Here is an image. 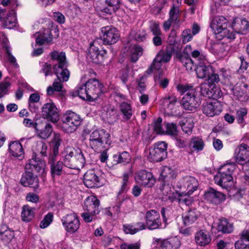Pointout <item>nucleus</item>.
Masks as SVG:
<instances>
[{
    "label": "nucleus",
    "mask_w": 249,
    "mask_h": 249,
    "mask_svg": "<svg viewBox=\"0 0 249 249\" xmlns=\"http://www.w3.org/2000/svg\"><path fill=\"white\" fill-rule=\"evenodd\" d=\"M53 40V35L51 34V30L49 29L44 30L43 32H39L36 38V42L37 44L41 45L45 42L49 43L51 42Z\"/></svg>",
    "instance_id": "nucleus-37"
},
{
    "label": "nucleus",
    "mask_w": 249,
    "mask_h": 249,
    "mask_svg": "<svg viewBox=\"0 0 249 249\" xmlns=\"http://www.w3.org/2000/svg\"><path fill=\"white\" fill-rule=\"evenodd\" d=\"M178 14L179 10L178 8L173 6L170 11L169 19L163 23V28L164 31H169L173 24L177 23Z\"/></svg>",
    "instance_id": "nucleus-33"
},
{
    "label": "nucleus",
    "mask_w": 249,
    "mask_h": 249,
    "mask_svg": "<svg viewBox=\"0 0 249 249\" xmlns=\"http://www.w3.org/2000/svg\"><path fill=\"white\" fill-rule=\"evenodd\" d=\"M195 239L196 244L200 246H205L211 241L209 232L205 230L197 231L195 234Z\"/></svg>",
    "instance_id": "nucleus-30"
},
{
    "label": "nucleus",
    "mask_w": 249,
    "mask_h": 249,
    "mask_svg": "<svg viewBox=\"0 0 249 249\" xmlns=\"http://www.w3.org/2000/svg\"><path fill=\"white\" fill-rule=\"evenodd\" d=\"M208 86H213L216 83H218L220 81L219 75L214 73L212 70V72L208 76Z\"/></svg>",
    "instance_id": "nucleus-62"
},
{
    "label": "nucleus",
    "mask_w": 249,
    "mask_h": 249,
    "mask_svg": "<svg viewBox=\"0 0 249 249\" xmlns=\"http://www.w3.org/2000/svg\"><path fill=\"white\" fill-rule=\"evenodd\" d=\"M155 82L159 84L162 88H165L169 84V80L167 78L162 76V73H159L155 77Z\"/></svg>",
    "instance_id": "nucleus-57"
},
{
    "label": "nucleus",
    "mask_w": 249,
    "mask_h": 249,
    "mask_svg": "<svg viewBox=\"0 0 249 249\" xmlns=\"http://www.w3.org/2000/svg\"><path fill=\"white\" fill-rule=\"evenodd\" d=\"M10 83L6 80L0 83V98L8 93V88L10 87Z\"/></svg>",
    "instance_id": "nucleus-63"
},
{
    "label": "nucleus",
    "mask_w": 249,
    "mask_h": 249,
    "mask_svg": "<svg viewBox=\"0 0 249 249\" xmlns=\"http://www.w3.org/2000/svg\"><path fill=\"white\" fill-rule=\"evenodd\" d=\"M61 221L65 230L70 233L76 232L80 225L79 218L75 213L66 214L62 217Z\"/></svg>",
    "instance_id": "nucleus-7"
},
{
    "label": "nucleus",
    "mask_w": 249,
    "mask_h": 249,
    "mask_svg": "<svg viewBox=\"0 0 249 249\" xmlns=\"http://www.w3.org/2000/svg\"><path fill=\"white\" fill-rule=\"evenodd\" d=\"M103 41L105 44L111 45L119 40L120 35L118 30L112 26H105L101 28Z\"/></svg>",
    "instance_id": "nucleus-11"
},
{
    "label": "nucleus",
    "mask_w": 249,
    "mask_h": 249,
    "mask_svg": "<svg viewBox=\"0 0 249 249\" xmlns=\"http://www.w3.org/2000/svg\"><path fill=\"white\" fill-rule=\"evenodd\" d=\"M207 45L209 50L219 57H224L228 53V46L222 42L210 40Z\"/></svg>",
    "instance_id": "nucleus-19"
},
{
    "label": "nucleus",
    "mask_w": 249,
    "mask_h": 249,
    "mask_svg": "<svg viewBox=\"0 0 249 249\" xmlns=\"http://www.w3.org/2000/svg\"><path fill=\"white\" fill-rule=\"evenodd\" d=\"M232 28L235 32L246 34L249 27V23L246 19L236 18L232 23Z\"/></svg>",
    "instance_id": "nucleus-29"
},
{
    "label": "nucleus",
    "mask_w": 249,
    "mask_h": 249,
    "mask_svg": "<svg viewBox=\"0 0 249 249\" xmlns=\"http://www.w3.org/2000/svg\"><path fill=\"white\" fill-rule=\"evenodd\" d=\"M100 175V172L98 169L94 168L88 170L84 176V184L88 188L99 187L102 185Z\"/></svg>",
    "instance_id": "nucleus-8"
},
{
    "label": "nucleus",
    "mask_w": 249,
    "mask_h": 249,
    "mask_svg": "<svg viewBox=\"0 0 249 249\" xmlns=\"http://www.w3.org/2000/svg\"><path fill=\"white\" fill-rule=\"evenodd\" d=\"M20 182L25 187H30L34 189L38 188L39 186V180L36 175L30 171H27L23 175Z\"/></svg>",
    "instance_id": "nucleus-21"
},
{
    "label": "nucleus",
    "mask_w": 249,
    "mask_h": 249,
    "mask_svg": "<svg viewBox=\"0 0 249 249\" xmlns=\"http://www.w3.org/2000/svg\"><path fill=\"white\" fill-rule=\"evenodd\" d=\"M42 112L45 118L53 123L56 122L59 119L58 109L52 101L44 105Z\"/></svg>",
    "instance_id": "nucleus-16"
},
{
    "label": "nucleus",
    "mask_w": 249,
    "mask_h": 249,
    "mask_svg": "<svg viewBox=\"0 0 249 249\" xmlns=\"http://www.w3.org/2000/svg\"><path fill=\"white\" fill-rule=\"evenodd\" d=\"M146 226L149 230H153L162 228L160 215L158 211L151 210L146 212L145 215Z\"/></svg>",
    "instance_id": "nucleus-13"
},
{
    "label": "nucleus",
    "mask_w": 249,
    "mask_h": 249,
    "mask_svg": "<svg viewBox=\"0 0 249 249\" xmlns=\"http://www.w3.org/2000/svg\"><path fill=\"white\" fill-rule=\"evenodd\" d=\"M62 158L65 166L77 171L83 168L86 162L82 150L73 147H66L62 153Z\"/></svg>",
    "instance_id": "nucleus-1"
},
{
    "label": "nucleus",
    "mask_w": 249,
    "mask_h": 249,
    "mask_svg": "<svg viewBox=\"0 0 249 249\" xmlns=\"http://www.w3.org/2000/svg\"><path fill=\"white\" fill-rule=\"evenodd\" d=\"M53 214L51 213H48L40 222V227L42 229L47 227L53 221Z\"/></svg>",
    "instance_id": "nucleus-64"
},
{
    "label": "nucleus",
    "mask_w": 249,
    "mask_h": 249,
    "mask_svg": "<svg viewBox=\"0 0 249 249\" xmlns=\"http://www.w3.org/2000/svg\"><path fill=\"white\" fill-rule=\"evenodd\" d=\"M199 216V212L195 209L188 211L182 215L184 225L189 226L193 224L197 220Z\"/></svg>",
    "instance_id": "nucleus-31"
},
{
    "label": "nucleus",
    "mask_w": 249,
    "mask_h": 249,
    "mask_svg": "<svg viewBox=\"0 0 249 249\" xmlns=\"http://www.w3.org/2000/svg\"><path fill=\"white\" fill-rule=\"evenodd\" d=\"M160 175L164 179L172 178L175 177L174 171L170 167L167 166L163 167Z\"/></svg>",
    "instance_id": "nucleus-60"
},
{
    "label": "nucleus",
    "mask_w": 249,
    "mask_h": 249,
    "mask_svg": "<svg viewBox=\"0 0 249 249\" xmlns=\"http://www.w3.org/2000/svg\"><path fill=\"white\" fill-rule=\"evenodd\" d=\"M142 48L138 45H133L130 49V57L131 61L136 62L142 54Z\"/></svg>",
    "instance_id": "nucleus-47"
},
{
    "label": "nucleus",
    "mask_w": 249,
    "mask_h": 249,
    "mask_svg": "<svg viewBox=\"0 0 249 249\" xmlns=\"http://www.w3.org/2000/svg\"><path fill=\"white\" fill-rule=\"evenodd\" d=\"M9 150L13 156L19 160H22L24 158L23 149L18 142H11L9 146Z\"/></svg>",
    "instance_id": "nucleus-34"
},
{
    "label": "nucleus",
    "mask_w": 249,
    "mask_h": 249,
    "mask_svg": "<svg viewBox=\"0 0 249 249\" xmlns=\"http://www.w3.org/2000/svg\"><path fill=\"white\" fill-rule=\"evenodd\" d=\"M109 134L104 129L92 131L89 135V144L94 151H99L105 147V144H109Z\"/></svg>",
    "instance_id": "nucleus-3"
},
{
    "label": "nucleus",
    "mask_w": 249,
    "mask_h": 249,
    "mask_svg": "<svg viewBox=\"0 0 249 249\" xmlns=\"http://www.w3.org/2000/svg\"><path fill=\"white\" fill-rule=\"evenodd\" d=\"M119 110L123 115V119L125 120H129L134 112L130 104L124 101L120 103Z\"/></svg>",
    "instance_id": "nucleus-39"
},
{
    "label": "nucleus",
    "mask_w": 249,
    "mask_h": 249,
    "mask_svg": "<svg viewBox=\"0 0 249 249\" xmlns=\"http://www.w3.org/2000/svg\"><path fill=\"white\" fill-rule=\"evenodd\" d=\"M35 210V208L28 205H24L22 208L21 213L22 220L25 222L31 221L34 217Z\"/></svg>",
    "instance_id": "nucleus-40"
},
{
    "label": "nucleus",
    "mask_w": 249,
    "mask_h": 249,
    "mask_svg": "<svg viewBox=\"0 0 249 249\" xmlns=\"http://www.w3.org/2000/svg\"><path fill=\"white\" fill-rule=\"evenodd\" d=\"M227 20L223 16L215 17L212 20L211 27L215 34L227 32Z\"/></svg>",
    "instance_id": "nucleus-22"
},
{
    "label": "nucleus",
    "mask_w": 249,
    "mask_h": 249,
    "mask_svg": "<svg viewBox=\"0 0 249 249\" xmlns=\"http://www.w3.org/2000/svg\"><path fill=\"white\" fill-rule=\"evenodd\" d=\"M172 55V53L168 51L160 50L159 51L154 59L150 68L146 71V73L150 74L154 69L160 70L163 63H167L170 60Z\"/></svg>",
    "instance_id": "nucleus-9"
},
{
    "label": "nucleus",
    "mask_w": 249,
    "mask_h": 249,
    "mask_svg": "<svg viewBox=\"0 0 249 249\" xmlns=\"http://www.w3.org/2000/svg\"><path fill=\"white\" fill-rule=\"evenodd\" d=\"M167 144L164 142H159L149 150L147 158L150 161L158 162L166 158Z\"/></svg>",
    "instance_id": "nucleus-5"
},
{
    "label": "nucleus",
    "mask_w": 249,
    "mask_h": 249,
    "mask_svg": "<svg viewBox=\"0 0 249 249\" xmlns=\"http://www.w3.org/2000/svg\"><path fill=\"white\" fill-rule=\"evenodd\" d=\"M105 3L101 11L107 14L112 15L120 8L121 0H105Z\"/></svg>",
    "instance_id": "nucleus-28"
},
{
    "label": "nucleus",
    "mask_w": 249,
    "mask_h": 249,
    "mask_svg": "<svg viewBox=\"0 0 249 249\" xmlns=\"http://www.w3.org/2000/svg\"><path fill=\"white\" fill-rule=\"evenodd\" d=\"M235 163H227L222 165L214 177L215 183L223 188L228 189L233 183L232 173L236 169Z\"/></svg>",
    "instance_id": "nucleus-2"
},
{
    "label": "nucleus",
    "mask_w": 249,
    "mask_h": 249,
    "mask_svg": "<svg viewBox=\"0 0 249 249\" xmlns=\"http://www.w3.org/2000/svg\"><path fill=\"white\" fill-rule=\"evenodd\" d=\"M181 122V126L182 130L185 133L190 134L194 127L193 119L191 117H187L184 118Z\"/></svg>",
    "instance_id": "nucleus-46"
},
{
    "label": "nucleus",
    "mask_w": 249,
    "mask_h": 249,
    "mask_svg": "<svg viewBox=\"0 0 249 249\" xmlns=\"http://www.w3.org/2000/svg\"><path fill=\"white\" fill-rule=\"evenodd\" d=\"M119 114L117 110L114 107H108L104 116L109 123L113 124L119 119Z\"/></svg>",
    "instance_id": "nucleus-44"
},
{
    "label": "nucleus",
    "mask_w": 249,
    "mask_h": 249,
    "mask_svg": "<svg viewBox=\"0 0 249 249\" xmlns=\"http://www.w3.org/2000/svg\"><path fill=\"white\" fill-rule=\"evenodd\" d=\"M63 164H64L63 162L58 161L56 163L50 165L52 177L54 178L61 175Z\"/></svg>",
    "instance_id": "nucleus-49"
},
{
    "label": "nucleus",
    "mask_w": 249,
    "mask_h": 249,
    "mask_svg": "<svg viewBox=\"0 0 249 249\" xmlns=\"http://www.w3.org/2000/svg\"><path fill=\"white\" fill-rule=\"evenodd\" d=\"M192 47L190 45H187L182 52L176 51V56L188 71H192L194 67V62L190 57L192 53Z\"/></svg>",
    "instance_id": "nucleus-12"
},
{
    "label": "nucleus",
    "mask_w": 249,
    "mask_h": 249,
    "mask_svg": "<svg viewBox=\"0 0 249 249\" xmlns=\"http://www.w3.org/2000/svg\"><path fill=\"white\" fill-rule=\"evenodd\" d=\"M236 161L240 164H244L249 161V147L248 145L242 143L235 151Z\"/></svg>",
    "instance_id": "nucleus-20"
},
{
    "label": "nucleus",
    "mask_w": 249,
    "mask_h": 249,
    "mask_svg": "<svg viewBox=\"0 0 249 249\" xmlns=\"http://www.w3.org/2000/svg\"><path fill=\"white\" fill-rule=\"evenodd\" d=\"M165 127L166 130L164 131V134L176 136L178 135V129L176 124L173 123H165Z\"/></svg>",
    "instance_id": "nucleus-56"
},
{
    "label": "nucleus",
    "mask_w": 249,
    "mask_h": 249,
    "mask_svg": "<svg viewBox=\"0 0 249 249\" xmlns=\"http://www.w3.org/2000/svg\"><path fill=\"white\" fill-rule=\"evenodd\" d=\"M3 26L7 28L11 29L13 28L16 23L17 18L15 13L13 12L10 13L7 15L5 18V16L2 20Z\"/></svg>",
    "instance_id": "nucleus-43"
},
{
    "label": "nucleus",
    "mask_w": 249,
    "mask_h": 249,
    "mask_svg": "<svg viewBox=\"0 0 249 249\" xmlns=\"http://www.w3.org/2000/svg\"><path fill=\"white\" fill-rule=\"evenodd\" d=\"M25 168L26 170H31L32 172H36L39 175H41L45 173V162L36 156H33L32 158L29 160Z\"/></svg>",
    "instance_id": "nucleus-18"
},
{
    "label": "nucleus",
    "mask_w": 249,
    "mask_h": 249,
    "mask_svg": "<svg viewBox=\"0 0 249 249\" xmlns=\"http://www.w3.org/2000/svg\"><path fill=\"white\" fill-rule=\"evenodd\" d=\"M177 101V98L175 96H166L161 100L162 108L165 112L168 113H172V110L174 108Z\"/></svg>",
    "instance_id": "nucleus-32"
},
{
    "label": "nucleus",
    "mask_w": 249,
    "mask_h": 249,
    "mask_svg": "<svg viewBox=\"0 0 249 249\" xmlns=\"http://www.w3.org/2000/svg\"><path fill=\"white\" fill-rule=\"evenodd\" d=\"M14 236L13 231L8 229L6 226L0 230V237L5 241L11 240Z\"/></svg>",
    "instance_id": "nucleus-52"
},
{
    "label": "nucleus",
    "mask_w": 249,
    "mask_h": 249,
    "mask_svg": "<svg viewBox=\"0 0 249 249\" xmlns=\"http://www.w3.org/2000/svg\"><path fill=\"white\" fill-rule=\"evenodd\" d=\"M231 91L232 92L233 95L237 99L243 101L244 93L243 89H242L241 88L236 85L231 89Z\"/></svg>",
    "instance_id": "nucleus-61"
},
{
    "label": "nucleus",
    "mask_w": 249,
    "mask_h": 249,
    "mask_svg": "<svg viewBox=\"0 0 249 249\" xmlns=\"http://www.w3.org/2000/svg\"><path fill=\"white\" fill-rule=\"evenodd\" d=\"M205 146V143L202 138L198 137H194L191 139L190 146L192 147L194 151H202Z\"/></svg>",
    "instance_id": "nucleus-45"
},
{
    "label": "nucleus",
    "mask_w": 249,
    "mask_h": 249,
    "mask_svg": "<svg viewBox=\"0 0 249 249\" xmlns=\"http://www.w3.org/2000/svg\"><path fill=\"white\" fill-rule=\"evenodd\" d=\"M198 186L197 179L194 177L187 176L181 179L178 184V187L181 190V193L190 195L196 190Z\"/></svg>",
    "instance_id": "nucleus-6"
},
{
    "label": "nucleus",
    "mask_w": 249,
    "mask_h": 249,
    "mask_svg": "<svg viewBox=\"0 0 249 249\" xmlns=\"http://www.w3.org/2000/svg\"><path fill=\"white\" fill-rule=\"evenodd\" d=\"M61 120L62 122L61 128L67 133H72L75 131L82 122L80 115L71 110H68L64 113Z\"/></svg>",
    "instance_id": "nucleus-4"
},
{
    "label": "nucleus",
    "mask_w": 249,
    "mask_h": 249,
    "mask_svg": "<svg viewBox=\"0 0 249 249\" xmlns=\"http://www.w3.org/2000/svg\"><path fill=\"white\" fill-rule=\"evenodd\" d=\"M131 174V173L130 172H125L123 174L120 192H124L128 189V180Z\"/></svg>",
    "instance_id": "nucleus-59"
},
{
    "label": "nucleus",
    "mask_w": 249,
    "mask_h": 249,
    "mask_svg": "<svg viewBox=\"0 0 249 249\" xmlns=\"http://www.w3.org/2000/svg\"><path fill=\"white\" fill-rule=\"evenodd\" d=\"M161 214L162 217L163 222L164 223L163 228L166 227V225L170 221L173 217V213L172 210L169 208H162L161 210Z\"/></svg>",
    "instance_id": "nucleus-53"
},
{
    "label": "nucleus",
    "mask_w": 249,
    "mask_h": 249,
    "mask_svg": "<svg viewBox=\"0 0 249 249\" xmlns=\"http://www.w3.org/2000/svg\"><path fill=\"white\" fill-rule=\"evenodd\" d=\"M135 180L140 185L148 187H152L156 182L152 174L145 170L139 172L135 178Z\"/></svg>",
    "instance_id": "nucleus-17"
},
{
    "label": "nucleus",
    "mask_w": 249,
    "mask_h": 249,
    "mask_svg": "<svg viewBox=\"0 0 249 249\" xmlns=\"http://www.w3.org/2000/svg\"><path fill=\"white\" fill-rule=\"evenodd\" d=\"M181 242L177 237H173L163 240L161 243L162 249H179Z\"/></svg>",
    "instance_id": "nucleus-35"
},
{
    "label": "nucleus",
    "mask_w": 249,
    "mask_h": 249,
    "mask_svg": "<svg viewBox=\"0 0 249 249\" xmlns=\"http://www.w3.org/2000/svg\"><path fill=\"white\" fill-rule=\"evenodd\" d=\"M197 77L200 79L208 77L209 74L212 72V68L209 65L200 63L195 69Z\"/></svg>",
    "instance_id": "nucleus-38"
},
{
    "label": "nucleus",
    "mask_w": 249,
    "mask_h": 249,
    "mask_svg": "<svg viewBox=\"0 0 249 249\" xmlns=\"http://www.w3.org/2000/svg\"><path fill=\"white\" fill-rule=\"evenodd\" d=\"M51 58L53 60H56L57 63L54 65H61L63 63H67L65 53L64 52H58L57 51H53L51 53Z\"/></svg>",
    "instance_id": "nucleus-48"
},
{
    "label": "nucleus",
    "mask_w": 249,
    "mask_h": 249,
    "mask_svg": "<svg viewBox=\"0 0 249 249\" xmlns=\"http://www.w3.org/2000/svg\"><path fill=\"white\" fill-rule=\"evenodd\" d=\"M222 110L220 103L217 101L208 103L204 105L203 107V113L210 117H213L219 114Z\"/></svg>",
    "instance_id": "nucleus-25"
},
{
    "label": "nucleus",
    "mask_w": 249,
    "mask_h": 249,
    "mask_svg": "<svg viewBox=\"0 0 249 249\" xmlns=\"http://www.w3.org/2000/svg\"><path fill=\"white\" fill-rule=\"evenodd\" d=\"M204 197L207 201L215 204H219L226 199L224 194L211 188L205 192Z\"/></svg>",
    "instance_id": "nucleus-23"
},
{
    "label": "nucleus",
    "mask_w": 249,
    "mask_h": 249,
    "mask_svg": "<svg viewBox=\"0 0 249 249\" xmlns=\"http://www.w3.org/2000/svg\"><path fill=\"white\" fill-rule=\"evenodd\" d=\"M62 82H63L59 81L58 79L55 80L53 83L52 86H49L47 88V94L52 95L53 94L54 91H61L63 88Z\"/></svg>",
    "instance_id": "nucleus-50"
},
{
    "label": "nucleus",
    "mask_w": 249,
    "mask_h": 249,
    "mask_svg": "<svg viewBox=\"0 0 249 249\" xmlns=\"http://www.w3.org/2000/svg\"><path fill=\"white\" fill-rule=\"evenodd\" d=\"M85 85L88 91L90 101L95 100L102 92V85L96 79H90Z\"/></svg>",
    "instance_id": "nucleus-15"
},
{
    "label": "nucleus",
    "mask_w": 249,
    "mask_h": 249,
    "mask_svg": "<svg viewBox=\"0 0 249 249\" xmlns=\"http://www.w3.org/2000/svg\"><path fill=\"white\" fill-rule=\"evenodd\" d=\"M85 209L86 211L92 213L93 214H98L100 212L99 200L94 196H90L85 201Z\"/></svg>",
    "instance_id": "nucleus-27"
},
{
    "label": "nucleus",
    "mask_w": 249,
    "mask_h": 249,
    "mask_svg": "<svg viewBox=\"0 0 249 249\" xmlns=\"http://www.w3.org/2000/svg\"><path fill=\"white\" fill-rule=\"evenodd\" d=\"M68 63H63L61 65H53V70L58 80L60 81L67 82L70 76V71L68 69Z\"/></svg>",
    "instance_id": "nucleus-24"
},
{
    "label": "nucleus",
    "mask_w": 249,
    "mask_h": 249,
    "mask_svg": "<svg viewBox=\"0 0 249 249\" xmlns=\"http://www.w3.org/2000/svg\"><path fill=\"white\" fill-rule=\"evenodd\" d=\"M216 229L223 233H230L233 231V226L226 218H221L219 220Z\"/></svg>",
    "instance_id": "nucleus-36"
},
{
    "label": "nucleus",
    "mask_w": 249,
    "mask_h": 249,
    "mask_svg": "<svg viewBox=\"0 0 249 249\" xmlns=\"http://www.w3.org/2000/svg\"><path fill=\"white\" fill-rule=\"evenodd\" d=\"M62 140L60 135L58 133L54 134L53 138L52 141V144L53 146V152L58 153V148L61 143Z\"/></svg>",
    "instance_id": "nucleus-58"
},
{
    "label": "nucleus",
    "mask_w": 249,
    "mask_h": 249,
    "mask_svg": "<svg viewBox=\"0 0 249 249\" xmlns=\"http://www.w3.org/2000/svg\"><path fill=\"white\" fill-rule=\"evenodd\" d=\"M98 44V40L93 41V43L90 44L87 56L88 59L96 64L100 63L102 61L104 55L107 53L105 50H99L96 46Z\"/></svg>",
    "instance_id": "nucleus-14"
},
{
    "label": "nucleus",
    "mask_w": 249,
    "mask_h": 249,
    "mask_svg": "<svg viewBox=\"0 0 249 249\" xmlns=\"http://www.w3.org/2000/svg\"><path fill=\"white\" fill-rule=\"evenodd\" d=\"M40 96L37 93H34L30 95L29 98V107L32 112H36L38 108L36 107L34 104L39 102Z\"/></svg>",
    "instance_id": "nucleus-55"
},
{
    "label": "nucleus",
    "mask_w": 249,
    "mask_h": 249,
    "mask_svg": "<svg viewBox=\"0 0 249 249\" xmlns=\"http://www.w3.org/2000/svg\"><path fill=\"white\" fill-rule=\"evenodd\" d=\"M205 86V85H202L200 89L202 94L204 96L216 100L220 98L223 96V93L221 89L215 85L208 86L209 88L207 90H206V88L204 89Z\"/></svg>",
    "instance_id": "nucleus-26"
},
{
    "label": "nucleus",
    "mask_w": 249,
    "mask_h": 249,
    "mask_svg": "<svg viewBox=\"0 0 249 249\" xmlns=\"http://www.w3.org/2000/svg\"><path fill=\"white\" fill-rule=\"evenodd\" d=\"M3 47L5 49L8 61L13 65H17L16 59L11 53V48L8 45L7 39L5 37L4 38L3 40Z\"/></svg>",
    "instance_id": "nucleus-51"
},
{
    "label": "nucleus",
    "mask_w": 249,
    "mask_h": 249,
    "mask_svg": "<svg viewBox=\"0 0 249 249\" xmlns=\"http://www.w3.org/2000/svg\"><path fill=\"white\" fill-rule=\"evenodd\" d=\"M88 93V92L87 90V88L85 84L81 86H78L74 91L70 92V94L72 96H78L83 100L90 101V99Z\"/></svg>",
    "instance_id": "nucleus-41"
},
{
    "label": "nucleus",
    "mask_w": 249,
    "mask_h": 249,
    "mask_svg": "<svg viewBox=\"0 0 249 249\" xmlns=\"http://www.w3.org/2000/svg\"><path fill=\"white\" fill-rule=\"evenodd\" d=\"M37 135L42 139H47L50 137L53 131L52 125L50 124H45L44 128L40 129V125L38 124L36 129Z\"/></svg>",
    "instance_id": "nucleus-42"
},
{
    "label": "nucleus",
    "mask_w": 249,
    "mask_h": 249,
    "mask_svg": "<svg viewBox=\"0 0 249 249\" xmlns=\"http://www.w3.org/2000/svg\"><path fill=\"white\" fill-rule=\"evenodd\" d=\"M196 94V90H192L190 93H186L183 97L181 105L185 109L194 111L200 106V100Z\"/></svg>",
    "instance_id": "nucleus-10"
},
{
    "label": "nucleus",
    "mask_w": 249,
    "mask_h": 249,
    "mask_svg": "<svg viewBox=\"0 0 249 249\" xmlns=\"http://www.w3.org/2000/svg\"><path fill=\"white\" fill-rule=\"evenodd\" d=\"M113 158L117 163H128L131 160L130 155L126 151H124L119 154L115 155Z\"/></svg>",
    "instance_id": "nucleus-54"
}]
</instances>
